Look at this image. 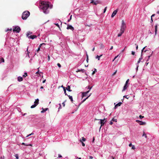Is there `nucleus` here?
<instances>
[{"label": "nucleus", "instance_id": "1", "mask_svg": "<svg viewBox=\"0 0 159 159\" xmlns=\"http://www.w3.org/2000/svg\"><path fill=\"white\" fill-rule=\"evenodd\" d=\"M41 4L40 8L43 10V13L45 14L48 13L49 11L48 10V8L49 7V6L48 2L42 1L41 2ZM50 8H52V6H50Z\"/></svg>", "mask_w": 159, "mask_h": 159}, {"label": "nucleus", "instance_id": "2", "mask_svg": "<svg viewBox=\"0 0 159 159\" xmlns=\"http://www.w3.org/2000/svg\"><path fill=\"white\" fill-rule=\"evenodd\" d=\"M41 4L40 8L43 10V13L45 14L48 13L49 11L48 10V8L49 7V6L48 2L42 1L41 2ZM50 8H52V6H50Z\"/></svg>", "mask_w": 159, "mask_h": 159}, {"label": "nucleus", "instance_id": "3", "mask_svg": "<svg viewBox=\"0 0 159 159\" xmlns=\"http://www.w3.org/2000/svg\"><path fill=\"white\" fill-rule=\"evenodd\" d=\"M30 12L28 11H24L22 14V18L23 20H26L29 16Z\"/></svg>", "mask_w": 159, "mask_h": 159}, {"label": "nucleus", "instance_id": "4", "mask_svg": "<svg viewBox=\"0 0 159 159\" xmlns=\"http://www.w3.org/2000/svg\"><path fill=\"white\" fill-rule=\"evenodd\" d=\"M126 28V24L124 20H122V23L121 26L120 31L122 32H124Z\"/></svg>", "mask_w": 159, "mask_h": 159}, {"label": "nucleus", "instance_id": "5", "mask_svg": "<svg viewBox=\"0 0 159 159\" xmlns=\"http://www.w3.org/2000/svg\"><path fill=\"white\" fill-rule=\"evenodd\" d=\"M94 120H100V123L101 124V126L100 128V129L101 128L102 126H103L104 125L105 123L107 121L106 118H104L103 119H97L95 118V119Z\"/></svg>", "mask_w": 159, "mask_h": 159}, {"label": "nucleus", "instance_id": "6", "mask_svg": "<svg viewBox=\"0 0 159 159\" xmlns=\"http://www.w3.org/2000/svg\"><path fill=\"white\" fill-rule=\"evenodd\" d=\"M20 29L18 26H16L13 30V32H16L17 33H19L20 30Z\"/></svg>", "mask_w": 159, "mask_h": 159}, {"label": "nucleus", "instance_id": "7", "mask_svg": "<svg viewBox=\"0 0 159 159\" xmlns=\"http://www.w3.org/2000/svg\"><path fill=\"white\" fill-rule=\"evenodd\" d=\"M27 36L28 38L31 39H34L37 38V36L36 35L29 36V34L28 33H27Z\"/></svg>", "mask_w": 159, "mask_h": 159}, {"label": "nucleus", "instance_id": "8", "mask_svg": "<svg viewBox=\"0 0 159 159\" xmlns=\"http://www.w3.org/2000/svg\"><path fill=\"white\" fill-rule=\"evenodd\" d=\"M136 121L139 123V124L140 125H145L146 124V122H143L142 121H141L140 120H136Z\"/></svg>", "mask_w": 159, "mask_h": 159}, {"label": "nucleus", "instance_id": "9", "mask_svg": "<svg viewBox=\"0 0 159 159\" xmlns=\"http://www.w3.org/2000/svg\"><path fill=\"white\" fill-rule=\"evenodd\" d=\"M66 29L67 30L70 29L73 31L74 30V27H72L71 25H67V27Z\"/></svg>", "mask_w": 159, "mask_h": 159}, {"label": "nucleus", "instance_id": "10", "mask_svg": "<svg viewBox=\"0 0 159 159\" xmlns=\"http://www.w3.org/2000/svg\"><path fill=\"white\" fill-rule=\"evenodd\" d=\"M91 3H93L95 5H96L97 4L99 3V2L98 1H94L93 0H91Z\"/></svg>", "mask_w": 159, "mask_h": 159}, {"label": "nucleus", "instance_id": "11", "mask_svg": "<svg viewBox=\"0 0 159 159\" xmlns=\"http://www.w3.org/2000/svg\"><path fill=\"white\" fill-rule=\"evenodd\" d=\"M89 90L88 91H87L86 92L82 93V98L84 97H86L87 95V94L88 93H89Z\"/></svg>", "mask_w": 159, "mask_h": 159}, {"label": "nucleus", "instance_id": "12", "mask_svg": "<svg viewBox=\"0 0 159 159\" xmlns=\"http://www.w3.org/2000/svg\"><path fill=\"white\" fill-rule=\"evenodd\" d=\"M118 11L117 10H115L112 13V15L111 16V17H113L116 14Z\"/></svg>", "mask_w": 159, "mask_h": 159}, {"label": "nucleus", "instance_id": "13", "mask_svg": "<svg viewBox=\"0 0 159 159\" xmlns=\"http://www.w3.org/2000/svg\"><path fill=\"white\" fill-rule=\"evenodd\" d=\"M128 86L127 85V84H125V85L123 89L122 90V91H125V90L127 88H128Z\"/></svg>", "mask_w": 159, "mask_h": 159}, {"label": "nucleus", "instance_id": "14", "mask_svg": "<svg viewBox=\"0 0 159 159\" xmlns=\"http://www.w3.org/2000/svg\"><path fill=\"white\" fill-rule=\"evenodd\" d=\"M42 109L43 110L42 111H41V113H43L45 112L46 111H47L48 109V108H46L45 109H44L43 108H42Z\"/></svg>", "mask_w": 159, "mask_h": 159}, {"label": "nucleus", "instance_id": "15", "mask_svg": "<svg viewBox=\"0 0 159 159\" xmlns=\"http://www.w3.org/2000/svg\"><path fill=\"white\" fill-rule=\"evenodd\" d=\"M122 103L121 102H119L116 105H115V107L116 108L118 106H120L122 104Z\"/></svg>", "mask_w": 159, "mask_h": 159}, {"label": "nucleus", "instance_id": "16", "mask_svg": "<svg viewBox=\"0 0 159 159\" xmlns=\"http://www.w3.org/2000/svg\"><path fill=\"white\" fill-rule=\"evenodd\" d=\"M39 103V99H36L35 102H34V103L37 105Z\"/></svg>", "mask_w": 159, "mask_h": 159}, {"label": "nucleus", "instance_id": "17", "mask_svg": "<svg viewBox=\"0 0 159 159\" xmlns=\"http://www.w3.org/2000/svg\"><path fill=\"white\" fill-rule=\"evenodd\" d=\"M70 86L68 85L67 87L66 88V89L69 92H71L72 91V90L70 89Z\"/></svg>", "mask_w": 159, "mask_h": 159}, {"label": "nucleus", "instance_id": "18", "mask_svg": "<svg viewBox=\"0 0 159 159\" xmlns=\"http://www.w3.org/2000/svg\"><path fill=\"white\" fill-rule=\"evenodd\" d=\"M18 80L19 81H21L23 80V78L19 76L18 77Z\"/></svg>", "mask_w": 159, "mask_h": 159}, {"label": "nucleus", "instance_id": "19", "mask_svg": "<svg viewBox=\"0 0 159 159\" xmlns=\"http://www.w3.org/2000/svg\"><path fill=\"white\" fill-rule=\"evenodd\" d=\"M157 25L155 26V35H156L157 34Z\"/></svg>", "mask_w": 159, "mask_h": 159}, {"label": "nucleus", "instance_id": "20", "mask_svg": "<svg viewBox=\"0 0 159 159\" xmlns=\"http://www.w3.org/2000/svg\"><path fill=\"white\" fill-rule=\"evenodd\" d=\"M91 95V93H90V94L86 98H85L84 99L82 102H81V103H83V102H84Z\"/></svg>", "mask_w": 159, "mask_h": 159}, {"label": "nucleus", "instance_id": "21", "mask_svg": "<svg viewBox=\"0 0 159 159\" xmlns=\"http://www.w3.org/2000/svg\"><path fill=\"white\" fill-rule=\"evenodd\" d=\"M82 72L83 73H84L85 71V70L84 69H82L81 70H78L77 71H76L77 72Z\"/></svg>", "mask_w": 159, "mask_h": 159}, {"label": "nucleus", "instance_id": "22", "mask_svg": "<svg viewBox=\"0 0 159 159\" xmlns=\"http://www.w3.org/2000/svg\"><path fill=\"white\" fill-rule=\"evenodd\" d=\"M22 145H24L26 146H32V145L31 144H26L25 143H22Z\"/></svg>", "mask_w": 159, "mask_h": 159}, {"label": "nucleus", "instance_id": "23", "mask_svg": "<svg viewBox=\"0 0 159 159\" xmlns=\"http://www.w3.org/2000/svg\"><path fill=\"white\" fill-rule=\"evenodd\" d=\"M3 62H4V60L3 57H1L0 58V63Z\"/></svg>", "mask_w": 159, "mask_h": 159}, {"label": "nucleus", "instance_id": "24", "mask_svg": "<svg viewBox=\"0 0 159 159\" xmlns=\"http://www.w3.org/2000/svg\"><path fill=\"white\" fill-rule=\"evenodd\" d=\"M69 97V98L70 100V101L72 102L73 101V98L72 96H70V95H67Z\"/></svg>", "mask_w": 159, "mask_h": 159}, {"label": "nucleus", "instance_id": "25", "mask_svg": "<svg viewBox=\"0 0 159 159\" xmlns=\"http://www.w3.org/2000/svg\"><path fill=\"white\" fill-rule=\"evenodd\" d=\"M124 33V32H122V31H120V33H119V34H118V37H120V36H121L122 34H123Z\"/></svg>", "mask_w": 159, "mask_h": 159}, {"label": "nucleus", "instance_id": "26", "mask_svg": "<svg viewBox=\"0 0 159 159\" xmlns=\"http://www.w3.org/2000/svg\"><path fill=\"white\" fill-rule=\"evenodd\" d=\"M43 45L45 46V43H42V44H41L39 45V48H40L42 46H43Z\"/></svg>", "mask_w": 159, "mask_h": 159}, {"label": "nucleus", "instance_id": "27", "mask_svg": "<svg viewBox=\"0 0 159 159\" xmlns=\"http://www.w3.org/2000/svg\"><path fill=\"white\" fill-rule=\"evenodd\" d=\"M43 45L45 46V43H42V44H41L39 45V48H40L42 46H43Z\"/></svg>", "mask_w": 159, "mask_h": 159}, {"label": "nucleus", "instance_id": "28", "mask_svg": "<svg viewBox=\"0 0 159 159\" xmlns=\"http://www.w3.org/2000/svg\"><path fill=\"white\" fill-rule=\"evenodd\" d=\"M37 105L36 104H34L32 105V106H31V108H34Z\"/></svg>", "mask_w": 159, "mask_h": 159}, {"label": "nucleus", "instance_id": "29", "mask_svg": "<svg viewBox=\"0 0 159 159\" xmlns=\"http://www.w3.org/2000/svg\"><path fill=\"white\" fill-rule=\"evenodd\" d=\"M27 76V73L26 72H25L24 75H23V77H25Z\"/></svg>", "mask_w": 159, "mask_h": 159}, {"label": "nucleus", "instance_id": "30", "mask_svg": "<svg viewBox=\"0 0 159 159\" xmlns=\"http://www.w3.org/2000/svg\"><path fill=\"white\" fill-rule=\"evenodd\" d=\"M112 121L115 122H117V120L116 119H115L114 118H113L112 119Z\"/></svg>", "mask_w": 159, "mask_h": 159}, {"label": "nucleus", "instance_id": "31", "mask_svg": "<svg viewBox=\"0 0 159 159\" xmlns=\"http://www.w3.org/2000/svg\"><path fill=\"white\" fill-rule=\"evenodd\" d=\"M143 136H144L146 138H147V135L146 134L144 133V132H143V135H142Z\"/></svg>", "mask_w": 159, "mask_h": 159}, {"label": "nucleus", "instance_id": "32", "mask_svg": "<svg viewBox=\"0 0 159 159\" xmlns=\"http://www.w3.org/2000/svg\"><path fill=\"white\" fill-rule=\"evenodd\" d=\"M94 70L93 71V72L92 73V75H94L96 73V72L97 71V70L95 68L94 69Z\"/></svg>", "mask_w": 159, "mask_h": 159}, {"label": "nucleus", "instance_id": "33", "mask_svg": "<svg viewBox=\"0 0 159 159\" xmlns=\"http://www.w3.org/2000/svg\"><path fill=\"white\" fill-rule=\"evenodd\" d=\"M80 142H81V143H82V145L83 146H85V144L83 142H82V140L81 139H80Z\"/></svg>", "mask_w": 159, "mask_h": 159}, {"label": "nucleus", "instance_id": "34", "mask_svg": "<svg viewBox=\"0 0 159 159\" xmlns=\"http://www.w3.org/2000/svg\"><path fill=\"white\" fill-rule=\"evenodd\" d=\"M142 59V57L139 58V61H138L137 62V64H138L140 62Z\"/></svg>", "mask_w": 159, "mask_h": 159}, {"label": "nucleus", "instance_id": "35", "mask_svg": "<svg viewBox=\"0 0 159 159\" xmlns=\"http://www.w3.org/2000/svg\"><path fill=\"white\" fill-rule=\"evenodd\" d=\"M15 157L16 159H19L18 155V154H16L15 155Z\"/></svg>", "mask_w": 159, "mask_h": 159}, {"label": "nucleus", "instance_id": "36", "mask_svg": "<svg viewBox=\"0 0 159 159\" xmlns=\"http://www.w3.org/2000/svg\"><path fill=\"white\" fill-rule=\"evenodd\" d=\"M96 59H98V60H99L100 59V57H99V56L98 55H97L96 57Z\"/></svg>", "mask_w": 159, "mask_h": 159}, {"label": "nucleus", "instance_id": "37", "mask_svg": "<svg viewBox=\"0 0 159 159\" xmlns=\"http://www.w3.org/2000/svg\"><path fill=\"white\" fill-rule=\"evenodd\" d=\"M86 56H87V59H86V61H87V62H88V55L86 53Z\"/></svg>", "mask_w": 159, "mask_h": 159}, {"label": "nucleus", "instance_id": "38", "mask_svg": "<svg viewBox=\"0 0 159 159\" xmlns=\"http://www.w3.org/2000/svg\"><path fill=\"white\" fill-rule=\"evenodd\" d=\"M139 118L140 119H142L143 118H144V116H142L141 115H140L139 116Z\"/></svg>", "mask_w": 159, "mask_h": 159}, {"label": "nucleus", "instance_id": "39", "mask_svg": "<svg viewBox=\"0 0 159 159\" xmlns=\"http://www.w3.org/2000/svg\"><path fill=\"white\" fill-rule=\"evenodd\" d=\"M92 87H90V86H89L87 87V88H87L88 89H89V90L90 91L92 89Z\"/></svg>", "mask_w": 159, "mask_h": 159}, {"label": "nucleus", "instance_id": "40", "mask_svg": "<svg viewBox=\"0 0 159 159\" xmlns=\"http://www.w3.org/2000/svg\"><path fill=\"white\" fill-rule=\"evenodd\" d=\"M55 25L60 29V26L58 24H55Z\"/></svg>", "mask_w": 159, "mask_h": 159}, {"label": "nucleus", "instance_id": "41", "mask_svg": "<svg viewBox=\"0 0 159 159\" xmlns=\"http://www.w3.org/2000/svg\"><path fill=\"white\" fill-rule=\"evenodd\" d=\"M107 7H106L104 9V11H103V13H104L105 12L106 10H107Z\"/></svg>", "mask_w": 159, "mask_h": 159}, {"label": "nucleus", "instance_id": "42", "mask_svg": "<svg viewBox=\"0 0 159 159\" xmlns=\"http://www.w3.org/2000/svg\"><path fill=\"white\" fill-rule=\"evenodd\" d=\"M129 79H127V80H126V81L125 84H128V83L129 82Z\"/></svg>", "mask_w": 159, "mask_h": 159}, {"label": "nucleus", "instance_id": "43", "mask_svg": "<svg viewBox=\"0 0 159 159\" xmlns=\"http://www.w3.org/2000/svg\"><path fill=\"white\" fill-rule=\"evenodd\" d=\"M132 149L133 150H134L135 149V146L134 145H133L132 146Z\"/></svg>", "mask_w": 159, "mask_h": 159}, {"label": "nucleus", "instance_id": "44", "mask_svg": "<svg viewBox=\"0 0 159 159\" xmlns=\"http://www.w3.org/2000/svg\"><path fill=\"white\" fill-rule=\"evenodd\" d=\"M86 139L84 138V137H83L82 138V140L83 141H86Z\"/></svg>", "mask_w": 159, "mask_h": 159}, {"label": "nucleus", "instance_id": "45", "mask_svg": "<svg viewBox=\"0 0 159 159\" xmlns=\"http://www.w3.org/2000/svg\"><path fill=\"white\" fill-rule=\"evenodd\" d=\"M119 55H118L116 56L115 57L114 59H113L112 61H114L117 57Z\"/></svg>", "mask_w": 159, "mask_h": 159}, {"label": "nucleus", "instance_id": "46", "mask_svg": "<svg viewBox=\"0 0 159 159\" xmlns=\"http://www.w3.org/2000/svg\"><path fill=\"white\" fill-rule=\"evenodd\" d=\"M57 66H58L59 67H60H60H61V65H60V63H58L57 64Z\"/></svg>", "mask_w": 159, "mask_h": 159}, {"label": "nucleus", "instance_id": "47", "mask_svg": "<svg viewBox=\"0 0 159 159\" xmlns=\"http://www.w3.org/2000/svg\"><path fill=\"white\" fill-rule=\"evenodd\" d=\"M109 158L110 159H114V158L112 156H111V157H109Z\"/></svg>", "mask_w": 159, "mask_h": 159}, {"label": "nucleus", "instance_id": "48", "mask_svg": "<svg viewBox=\"0 0 159 159\" xmlns=\"http://www.w3.org/2000/svg\"><path fill=\"white\" fill-rule=\"evenodd\" d=\"M72 16V15L70 16V19L68 20V22H69L70 21V20L71 19Z\"/></svg>", "mask_w": 159, "mask_h": 159}, {"label": "nucleus", "instance_id": "49", "mask_svg": "<svg viewBox=\"0 0 159 159\" xmlns=\"http://www.w3.org/2000/svg\"><path fill=\"white\" fill-rule=\"evenodd\" d=\"M117 70H116L112 74V75H115L116 73Z\"/></svg>", "mask_w": 159, "mask_h": 159}, {"label": "nucleus", "instance_id": "50", "mask_svg": "<svg viewBox=\"0 0 159 159\" xmlns=\"http://www.w3.org/2000/svg\"><path fill=\"white\" fill-rule=\"evenodd\" d=\"M131 54H132V55H134L135 54V52H133V51H132Z\"/></svg>", "mask_w": 159, "mask_h": 159}, {"label": "nucleus", "instance_id": "51", "mask_svg": "<svg viewBox=\"0 0 159 159\" xmlns=\"http://www.w3.org/2000/svg\"><path fill=\"white\" fill-rule=\"evenodd\" d=\"M146 47H144L143 49H142V53L143 50L145 49V48ZM141 54H142V53H141Z\"/></svg>", "mask_w": 159, "mask_h": 159}, {"label": "nucleus", "instance_id": "52", "mask_svg": "<svg viewBox=\"0 0 159 159\" xmlns=\"http://www.w3.org/2000/svg\"><path fill=\"white\" fill-rule=\"evenodd\" d=\"M93 158V157L91 156H90L89 157V159H92Z\"/></svg>", "mask_w": 159, "mask_h": 159}, {"label": "nucleus", "instance_id": "53", "mask_svg": "<svg viewBox=\"0 0 159 159\" xmlns=\"http://www.w3.org/2000/svg\"><path fill=\"white\" fill-rule=\"evenodd\" d=\"M11 30H12V29H7L6 31H9V30L11 31Z\"/></svg>", "mask_w": 159, "mask_h": 159}, {"label": "nucleus", "instance_id": "54", "mask_svg": "<svg viewBox=\"0 0 159 159\" xmlns=\"http://www.w3.org/2000/svg\"><path fill=\"white\" fill-rule=\"evenodd\" d=\"M127 96H123V97L125 98H126L127 99H128V98H127Z\"/></svg>", "mask_w": 159, "mask_h": 159}, {"label": "nucleus", "instance_id": "55", "mask_svg": "<svg viewBox=\"0 0 159 159\" xmlns=\"http://www.w3.org/2000/svg\"><path fill=\"white\" fill-rule=\"evenodd\" d=\"M112 121L111 120V121L110 122V124L111 125H112V124H113V122H112Z\"/></svg>", "mask_w": 159, "mask_h": 159}, {"label": "nucleus", "instance_id": "56", "mask_svg": "<svg viewBox=\"0 0 159 159\" xmlns=\"http://www.w3.org/2000/svg\"><path fill=\"white\" fill-rule=\"evenodd\" d=\"M136 45V50H137L138 48V45H137L136 44H135Z\"/></svg>", "mask_w": 159, "mask_h": 159}, {"label": "nucleus", "instance_id": "57", "mask_svg": "<svg viewBox=\"0 0 159 159\" xmlns=\"http://www.w3.org/2000/svg\"><path fill=\"white\" fill-rule=\"evenodd\" d=\"M40 50V48H39L38 49H37V52H39Z\"/></svg>", "mask_w": 159, "mask_h": 159}, {"label": "nucleus", "instance_id": "58", "mask_svg": "<svg viewBox=\"0 0 159 159\" xmlns=\"http://www.w3.org/2000/svg\"><path fill=\"white\" fill-rule=\"evenodd\" d=\"M59 105H60V106L59 107V108H58L59 109H61V104H59Z\"/></svg>", "mask_w": 159, "mask_h": 159}, {"label": "nucleus", "instance_id": "59", "mask_svg": "<svg viewBox=\"0 0 159 159\" xmlns=\"http://www.w3.org/2000/svg\"><path fill=\"white\" fill-rule=\"evenodd\" d=\"M61 157H62V156L61 155H60V154L58 155V157L61 158Z\"/></svg>", "mask_w": 159, "mask_h": 159}, {"label": "nucleus", "instance_id": "60", "mask_svg": "<svg viewBox=\"0 0 159 159\" xmlns=\"http://www.w3.org/2000/svg\"><path fill=\"white\" fill-rule=\"evenodd\" d=\"M62 104L63 105V106L64 107H65V102H63V103H62Z\"/></svg>", "mask_w": 159, "mask_h": 159}, {"label": "nucleus", "instance_id": "61", "mask_svg": "<svg viewBox=\"0 0 159 159\" xmlns=\"http://www.w3.org/2000/svg\"><path fill=\"white\" fill-rule=\"evenodd\" d=\"M133 145H132V144L131 143H130L129 144V147H131Z\"/></svg>", "mask_w": 159, "mask_h": 159}, {"label": "nucleus", "instance_id": "62", "mask_svg": "<svg viewBox=\"0 0 159 159\" xmlns=\"http://www.w3.org/2000/svg\"><path fill=\"white\" fill-rule=\"evenodd\" d=\"M153 21L152 18L151 17V23H152Z\"/></svg>", "mask_w": 159, "mask_h": 159}, {"label": "nucleus", "instance_id": "63", "mask_svg": "<svg viewBox=\"0 0 159 159\" xmlns=\"http://www.w3.org/2000/svg\"><path fill=\"white\" fill-rule=\"evenodd\" d=\"M66 89L65 87H63V90L64 91V92H65V91H66Z\"/></svg>", "mask_w": 159, "mask_h": 159}, {"label": "nucleus", "instance_id": "64", "mask_svg": "<svg viewBox=\"0 0 159 159\" xmlns=\"http://www.w3.org/2000/svg\"><path fill=\"white\" fill-rule=\"evenodd\" d=\"M155 15V14H152L151 16V17L152 18Z\"/></svg>", "mask_w": 159, "mask_h": 159}]
</instances>
